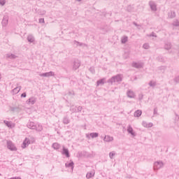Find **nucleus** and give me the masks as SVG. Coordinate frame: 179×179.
<instances>
[{
    "instance_id": "nucleus-20",
    "label": "nucleus",
    "mask_w": 179,
    "mask_h": 179,
    "mask_svg": "<svg viewBox=\"0 0 179 179\" xmlns=\"http://www.w3.org/2000/svg\"><path fill=\"white\" fill-rule=\"evenodd\" d=\"M71 122V120H69V118L68 117V116H65L63 118V124H64L65 125H68V124H69Z\"/></svg>"
},
{
    "instance_id": "nucleus-47",
    "label": "nucleus",
    "mask_w": 179,
    "mask_h": 179,
    "mask_svg": "<svg viewBox=\"0 0 179 179\" xmlns=\"http://www.w3.org/2000/svg\"><path fill=\"white\" fill-rule=\"evenodd\" d=\"M39 23H44V18H40Z\"/></svg>"
},
{
    "instance_id": "nucleus-49",
    "label": "nucleus",
    "mask_w": 179,
    "mask_h": 179,
    "mask_svg": "<svg viewBox=\"0 0 179 179\" xmlns=\"http://www.w3.org/2000/svg\"><path fill=\"white\" fill-rule=\"evenodd\" d=\"M10 179H22V178H20V177H13V178H10Z\"/></svg>"
},
{
    "instance_id": "nucleus-28",
    "label": "nucleus",
    "mask_w": 179,
    "mask_h": 179,
    "mask_svg": "<svg viewBox=\"0 0 179 179\" xmlns=\"http://www.w3.org/2000/svg\"><path fill=\"white\" fill-rule=\"evenodd\" d=\"M127 41H128V36H123L121 40L122 43L125 44Z\"/></svg>"
},
{
    "instance_id": "nucleus-25",
    "label": "nucleus",
    "mask_w": 179,
    "mask_h": 179,
    "mask_svg": "<svg viewBox=\"0 0 179 179\" xmlns=\"http://www.w3.org/2000/svg\"><path fill=\"white\" fill-rule=\"evenodd\" d=\"M104 80H105L104 78L101 79V80H99L96 82L97 86H100V85H104Z\"/></svg>"
},
{
    "instance_id": "nucleus-54",
    "label": "nucleus",
    "mask_w": 179,
    "mask_h": 179,
    "mask_svg": "<svg viewBox=\"0 0 179 179\" xmlns=\"http://www.w3.org/2000/svg\"><path fill=\"white\" fill-rule=\"evenodd\" d=\"M11 110H12V111H15V108H11Z\"/></svg>"
},
{
    "instance_id": "nucleus-5",
    "label": "nucleus",
    "mask_w": 179,
    "mask_h": 179,
    "mask_svg": "<svg viewBox=\"0 0 179 179\" xmlns=\"http://www.w3.org/2000/svg\"><path fill=\"white\" fill-rule=\"evenodd\" d=\"M149 6L152 12H156L157 10V5L153 1H149Z\"/></svg>"
},
{
    "instance_id": "nucleus-18",
    "label": "nucleus",
    "mask_w": 179,
    "mask_h": 179,
    "mask_svg": "<svg viewBox=\"0 0 179 179\" xmlns=\"http://www.w3.org/2000/svg\"><path fill=\"white\" fill-rule=\"evenodd\" d=\"M103 141L105 142H113V141H114V138L110 136H105Z\"/></svg>"
},
{
    "instance_id": "nucleus-2",
    "label": "nucleus",
    "mask_w": 179,
    "mask_h": 179,
    "mask_svg": "<svg viewBox=\"0 0 179 179\" xmlns=\"http://www.w3.org/2000/svg\"><path fill=\"white\" fill-rule=\"evenodd\" d=\"M121 82H122V77L120 74L113 76L108 80V83H110V85H113V83H121Z\"/></svg>"
},
{
    "instance_id": "nucleus-45",
    "label": "nucleus",
    "mask_w": 179,
    "mask_h": 179,
    "mask_svg": "<svg viewBox=\"0 0 179 179\" xmlns=\"http://www.w3.org/2000/svg\"><path fill=\"white\" fill-rule=\"evenodd\" d=\"M150 37H157L156 34H155V32H152V34L150 35Z\"/></svg>"
},
{
    "instance_id": "nucleus-37",
    "label": "nucleus",
    "mask_w": 179,
    "mask_h": 179,
    "mask_svg": "<svg viewBox=\"0 0 179 179\" xmlns=\"http://www.w3.org/2000/svg\"><path fill=\"white\" fill-rule=\"evenodd\" d=\"M5 3H6V0H0V5L1 6H3V5H5Z\"/></svg>"
},
{
    "instance_id": "nucleus-43",
    "label": "nucleus",
    "mask_w": 179,
    "mask_h": 179,
    "mask_svg": "<svg viewBox=\"0 0 179 179\" xmlns=\"http://www.w3.org/2000/svg\"><path fill=\"white\" fill-rule=\"evenodd\" d=\"M127 10H128V12H131V11L132 10V6H129L127 7Z\"/></svg>"
},
{
    "instance_id": "nucleus-13",
    "label": "nucleus",
    "mask_w": 179,
    "mask_h": 179,
    "mask_svg": "<svg viewBox=\"0 0 179 179\" xmlns=\"http://www.w3.org/2000/svg\"><path fill=\"white\" fill-rule=\"evenodd\" d=\"M79 66H80V61L75 60L73 62V69H74V71H76V69H78Z\"/></svg>"
},
{
    "instance_id": "nucleus-14",
    "label": "nucleus",
    "mask_w": 179,
    "mask_h": 179,
    "mask_svg": "<svg viewBox=\"0 0 179 179\" xmlns=\"http://www.w3.org/2000/svg\"><path fill=\"white\" fill-rule=\"evenodd\" d=\"M127 132L131 134V136H136V134L134 132V129L131 125L127 127Z\"/></svg>"
},
{
    "instance_id": "nucleus-30",
    "label": "nucleus",
    "mask_w": 179,
    "mask_h": 179,
    "mask_svg": "<svg viewBox=\"0 0 179 179\" xmlns=\"http://www.w3.org/2000/svg\"><path fill=\"white\" fill-rule=\"evenodd\" d=\"M73 44H76V45H79L80 47H82V46L85 45V43L78 42L77 41H74Z\"/></svg>"
},
{
    "instance_id": "nucleus-36",
    "label": "nucleus",
    "mask_w": 179,
    "mask_h": 179,
    "mask_svg": "<svg viewBox=\"0 0 179 179\" xmlns=\"http://www.w3.org/2000/svg\"><path fill=\"white\" fill-rule=\"evenodd\" d=\"M173 26H176V27H179V21L178 20H176L173 22Z\"/></svg>"
},
{
    "instance_id": "nucleus-22",
    "label": "nucleus",
    "mask_w": 179,
    "mask_h": 179,
    "mask_svg": "<svg viewBox=\"0 0 179 179\" xmlns=\"http://www.w3.org/2000/svg\"><path fill=\"white\" fill-rule=\"evenodd\" d=\"M164 48L167 50L171 49V43L170 42H166L164 45Z\"/></svg>"
},
{
    "instance_id": "nucleus-53",
    "label": "nucleus",
    "mask_w": 179,
    "mask_h": 179,
    "mask_svg": "<svg viewBox=\"0 0 179 179\" xmlns=\"http://www.w3.org/2000/svg\"><path fill=\"white\" fill-rule=\"evenodd\" d=\"M86 137L88 138V139H90V134H86Z\"/></svg>"
},
{
    "instance_id": "nucleus-55",
    "label": "nucleus",
    "mask_w": 179,
    "mask_h": 179,
    "mask_svg": "<svg viewBox=\"0 0 179 179\" xmlns=\"http://www.w3.org/2000/svg\"><path fill=\"white\" fill-rule=\"evenodd\" d=\"M0 79H1V74H0Z\"/></svg>"
},
{
    "instance_id": "nucleus-19",
    "label": "nucleus",
    "mask_w": 179,
    "mask_h": 179,
    "mask_svg": "<svg viewBox=\"0 0 179 179\" xmlns=\"http://www.w3.org/2000/svg\"><path fill=\"white\" fill-rule=\"evenodd\" d=\"M52 148L55 149V150H58L61 148V145L58 143H54L52 145Z\"/></svg>"
},
{
    "instance_id": "nucleus-35",
    "label": "nucleus",
    "mask_w": 179,
    "mask_h": 179,
    "mask_svg": "<svg viewBox=\"0 0 179 179\" xmlns=\"http://www.w3.org/2000/svg\"><path fill=\"white\" fill-rule=\"evenodd\" d=\"M157 61H159V62H163V61H164V59L163 58V57L162 56H158L157 58Z\"/></svg>"
},
{
    "instance_id": "nucleus-16",
    "label": "nucleus",
    "mask_w": 179,
    "mask_h": 179,
    "mask_svg": "<svg viewBox=\"0 0 179 179\" xmlns=\"http://www.w3.org/2000/svg\"><path fill=\"white\" fill-rule=\"evenodd\" d=\"M62 155H64V156H66V157H70V155H69V150H68L67 148H65V147H63V150H62Z\"/></svg>"
},
{
    "instance_id": "nucleus-8",
    "label": "nucleus",
    "mask_w": 179,
    "mask_h": 179,
    "mask_svg": "<svg viewBox=\"0 0 179 179\" xmlns=\"http://www.w3.org/2000/svg\"><path fill=\"white\" fill-rule=\"evenodd\" d=\"M75 166V163H73V162H66L65 164V167H66L67 169H71V170L72 171H73V167Z\"/></svg>"
},
{
    "instance_id": "nucleus-9",
    "label": "nucleus",
    "mask_w": 179,
    "mask_h": 179,
    "mask_svg": "<svg viewBox=\"0 0 179 179\" xmlns=\"http://www.w3.org/2000/svg\"><path fill=\"white\" fill-rule=\"evenodd\" d=\"M132 66L133 68H136L137 69H139L141 68H143V64L139 62H133Z\"/></svg>"
},
{
    "instance_id": "nucleus-4",
    "label": "nucleus",
    "mask_w": 179,
    "mask_h": 179,
    "mask_svg": "<svg viewBox=\"0 0 179 179\" xmlns=\"http://www.w3.org/2000/svg\"><path fill=\"white\" fill-rule=\"evenodd\" d=\"M164 164H163V162L162 161H157L154 163V170L156 171V170H159V169H162Z\"/></svg>"
},
{
    "instance_id": "nucleus-29",
    "label": "nucleus",
    "mask_w": 179,
    "mask_h": 179,
    "mask_svg": "<svg viewBox=\"0 0 179 179\" xmlns=\"http://www.w3.org/2000/svg\"><path fill=\"white\" fill-rule=\"evenodd\" d=\"M91 138H97L99 136V133H91L90 134Z\"/></svg>"
},
{
    "instance_id": "nucleus-46",
    "label": "nucleus",
    "mask_w": 179,
    "mask_h": 179,
    "mask_svg": "<svg viewBox=\"0 0 179 179\" xmlns=\"http://www.w3.org/2000/svg\"><path fill=\"white\" fill-rule=\"evenodd\" d=\"M157 115V108H154V115Z\"/></svg>"
},
{
    "instance_id": "nucleus-26",
    "label": "nucleus",
    "mask_w": 179,
    "mask_h": 179,
    "mask_svg": "<svg viewBox=\"0 0 179 179\" xmlns=\"http://www.w3.org/2000/svg\"><path fill=\"white\" fill-rule=\"evenodd\" d=\"M70 111H71V113H78L76 106H71L70 107Z\"/></svg>"
},
{
    "instance_id": "nucleus-11",
    "label": "nucleus",
    "mask_w": 179,
    "mask_h": 179,
    "mask_svg": "<svg viewBox=\"0 0 179 179\" xmlns=\"http://www.w3.org/2000/svg\"><path fill=\"white\" fill-rule=\"evenodd\" d=\"M3 123L8 127V128H15V123L9 122L8 120H4Z\"/></svg>"
},
{
    "instance_id": "nucleus-27",
    "label": "nucleus",
    "mask_w": 179,
    "mask_h": 179,
    "mask_svg": "<svg viewBox=\"0 0 179 179\" xmlns=\"http://www.w3.org/2000/svg\"><path fill=\"white\" fill-rule=\"evenodd\" d=\"M169 17H171V19H173V17H176V12H174V11H171L170 13H169Z\"/></svg>"
},
{
    "instance_id": "nucleus-48",
    "label": "nucleus",
    "mask_w": 179,
    "mask_h": 179,
    "mask_svg": "<svg viewBox=\"0 0 179 179\" xmlns=\"http://www.w3.org/2000/svg\"><path fill=\"white\" fill-rule=\"evenodd\" d=\"M27 94L26 92H24L21 94V97H26Z\"/></svg>"
},
{
    "instance_id": "nucleus-21",
    "label": "nucleus",
    "mask_w": 179,
    "mask_h": 179,
    "mask_svg": "<svg viewBox=\"0 0 179 179\" xmlns=\"http://www.w3.org/2000/svg\"><path fill=\"white\" fill-rule=\"evenodd\" d=\"M22 89V87H16L13 90V94H17L19 92H20V90Z\"/></svg>"
},
{
    "instance_id": "nucleus-33",
    "label": "nucleus",
    "mask_w": 179,
    "mask_h": 179,
    "mask_svg": "<svg viewBox=\"0 0 179 179\" xmlns=\"http://www.w3.org/2000/svg\"><path fill=\"white\" fill-rule=\"evenodd\" d=\"M150 46H149V43H144L143 45V48L145 50H149Z\"/></svg>"
},
{
    "instance_id": "nucleus-38",
    "label": "nucleus",
    "mask_w": 179,
    "mask_h": 179,
    "mask_svg": "<svg viewBox=\"0 0 179 179\" xmlns=\"http://www.w3.org/2000/svg\"><path fill=\"white\" fill-rule=\"evenodd\" d=\"M39 15H45V10H40L38 12Z\"/></svg>"
},
{
    "instance_id": "nucleus-44",
    "label": "nucleus",
    "mask_w": 179,
    "mask_h": 179,
    "mask_svg": "<svg viewBox=\"0 0 179 179\" xmlns=\"http://www.w3.org/2000/svg\"><path fill=\"white\" fill-rule=\"evenodd\" d=\"M151 127H153V124H152V123H149L146 126L147 128H151Z\"/></svg>"
},
{
    "instance_id": "nucleus-15",
    "label": "nucleus",
    "mask_w": 179,
    "mask_h": 179,
    "mask_svg": "<svg viewBox=\"0 0 179 179\" xmlns=\"http://www.w3.org/2000/svg\"><path fill=\"white\" fill-rule=\"evenodd\" d=\"M36 99L32 96L27 101V104H30L31 106H33L34 103H36Z\"/></svg>"
},
{
    "instance_id": "nucleus-41",
    "label": "nucleus",
    "mask_w": 179,
    "mask_h": 179,
    "mask_svg": "<svg viewBox=\"0 0 179 179\" xmlns=\"http://www.w3.org/2000/svg\"><path fill=\"white\" fill-rule=\"evenodd\" d=\"M138 100H143V95L142 94L138 95Z\"/></svg>"
},
{
    "instance_id": "nucleus-24",
    "label": "nucleus",
    "mask_w": 179,
    "mask_h": 179,
    "mask_svg": "<svg viewBox=\"0 0 179 179\" xmlns=\"http://www.w3.org/2000/svg\"><path fill=\"white\" fill-rule=\"evenodd\" d=\"M134 117H141V115H142V110H137L136 112H134Z\"/></svg>"
},
{
    "instance_id": "nucleus-52",
    "label": "nucleus",
    "mask_w": 179,
    "mask_h": 179,
    "mask_svg": "<svg viewBox=\"0 0 179 179\" xmlns=\"http://www.w3.org/2000/svg\"><path fill=\"white\" fill-rule=\"evenodd\" d=\"M159 69H161V70H165V69H166V67H165V66H161V67H159Z\"/></svg>"
},
{
    "instance_id": "nucleus-32",
    "label": "nucleus",
    "mask_w": 179,
    "mask_h": 179,
    "mask_svg": "<svg viewBox=\"0 0 179 179\" xmlns=\"http://www.w3.org/2000/svg\"><path fill=\"white\" fill-rule=\"evenodd\" d=\"M148 85H149V86H150V87H155L156 86V82H155V81H150Z\"/></svg>"
},
{
    "instance_id": "nucleus-51",
    "label": "nucleus",
    "mask_w": 179,
    "mask_h": 179,
    "mask_svg": "<svg viewBox=\"0 0 179 179\" xmlns=\"http://www.w3.org/2000/svg\"><path fill=\"white\" fill-rule=\"evenodd\" d=\"M133 24H134V26H136V27H139V24H138L136 22H133Z\"/></svg>"
},
{
    "instance_id": "nucleus-12",
    "label": "nucleus",
    "mask_w": 179,
    "mask_h": 179,
    "mask_svg": "<svg viewBox=\"0 0 179 179\" xmlns=\"http://www.w3.org/2000/svg\"><path fill=\"white\" fill-rule=\"evenodd\" d=\"M29 143H30V140L29 138H26L22 145V149H25V148H27V146H29Z\"/></svg>"
},
{
    "instance_id": "nucleus-50",
    "label": "nucleus",
    "mask_w": 179,
    "mask_h": 179,
    "mask_svg": "<svg viewBox=\"0 0 179 179\" xmlns=\"http://www.w3.org/2000/svg\"><path fill=\"white\" fill-rule=\"evenodd\" d=\"M143 127H148V123L146 122H143Z\"/></svg>"
},
{
    "instance_id": "nucleus-6",
    "label": "nucleus",
    "mask_w": 179,
    "mask_h": 179,
    "mask_svg": "<svg viewBox=\"0 0 179 179\" xmlns=\"http://www.w3.org/2000/svg\"><path fill=\"white\" fill-rule=\"evenodd\" d=\"M55 73L52 71H50L48 73H43L39 74V76H41L42 78H50V76H54Z\"/></svg>"
},
{
    "instance_id": "nucleus-10",
    "label": "nucleus",
    "mask_w": 179,
    "mask_h": 179,
    "mask_svg": "<svg viewBox=\"0 0 179 179\" xmlns=\"http://www.w3.org/2000/svg\"><path fill=\"white\" fill-rule=\"evenodd\" d=\"M127 96L129 99H135V92L131 90H129L127 92Z\"/></svg>"
},
{
    "instance_id": "nucleus-31",
    "label": "nucleus",
    "mask_w": 179,
    "mask_h": 179,
    "mask_svg": "<svg viewBox=\"0 0 179 179\" xmlns=\"http://www.w3.org/2000/svg\"><path fill=\"white\" fill-rule=\"evenodd\" d=\"M115 156V151H112L109 153V157L110 159H114V157Z\"/></svg>"
},
{
    "instance_id": "nucleus-39",
    "label": "nucleus",
    "mask_w": 179,
    "mask_h": 179,
    "mask_svg": "<svg viewBox=\"0 0 179 179\" xmlns=\"http://www.w3.org/2000/svg\"><path fill=\"white\" fill-rule=\"evenodd\" d=\"M83 109V108L82 106H78L77 108V113H80V111H82Z\"/></svg>"
},
{
    "instance_id": "nucleus-42",
    "label": "nucleus",
    "mask_w": 179,
    "mask_h": 179,
    "mask_svg": "<svg viewBox=\"0 0 179 179\" xmlns=\"http://www.w3.org/2000/svg\"><path fill=\"white\" fill-rule=\"evenodd\" d=\"M89 71H90V72H92V73H94V72H95L94 68H93V67L90 68V69H89Z\"/></svg>"
},
{
    "instance_id": "nucleus-23",
    "label": "nucleus",
    "mask_w": 179,
    "mask_h": 179,
    "mask_svg": "<svg viewBox=\"0 0 179 179\" xmlns=\"http://www.w3.org/2000/svg\"><path fill=\"white\" fill-rule=\"evenodd\" d=\"M27 41L29 43H34V36L33 35H29L27 36Z\"/></svg>"
},
{
    "instance_id": "nucleus-3",
    "label": "nucleus",
    "mask_w": 179,
    "mask_h": 179,
    "mask_svg": "<svg viewBox=\"0 0 179 179\" xmlns=\"http://www.w3.org/2000/svg\"><path fill=\"white\" fill-rule=\"evenodd\" d=\"M7 148L12 152H16V150H17V148H16L15 144H13V143L10 141H7Z\"/></svg>"
},
{
    "instance_id": "nucleus-1",
    "label": "nucleus",
    "mask_w": 179,
    "mask_h": 179,
    "mask_svg": "<svg viewBox=\"0 0 179 179\" xmlns=\"http://www.w3.org/2000/svg\"><path fill=\"white\" fill-rule=\"evenodd\" d=\"M27 127L29 129H35L38 132H41L43 131V126L40 123H34V122H29L27 124Z\"/></svg>"
},
{
    "instance_id": "nucleus-7",
    "label": "nucleus",
    "mask_w": 179,
    "mask_h": 179,
    "mask_svg": "<svg viewBox=\"0 0 179 179\" xmlns=\"http://www.w3.org/2000/svg\"><path fill=\"white\" fill-rule=\"evenodd\" d=\"M8 22H9V17L8 15H4L3 20L1 22L3 27H6V26L8 25Z\"/></svg>"
},
{
    "instance_id": "nucleus-34",
    "label": "nucleus",
    "mask_w": 179,
    "mask_h": 179,
    "mask_svg": "<svg viewBox=\"0 0 179 179\" xmlns=\"http://www.w3.org/2000/svg\"><path fill=\"white\" fill-rule=\"evenodd\" d=\"M93 176H94V174H93V173L89 172V173H87L86 178H88V179H89V178H92Z\"/></svg>"
},
{
    "instance_id": "nucleus-40",
    "label": "nucleus",
    "mask_w": 179,
    "mask_h": 179,
    "mask_svg": "<svg viewBox=\"0 0 179 179\" xmlns=\"http://www.w3.org/2000/svg\"><path fill=\"white\" fill-rule=\"evenodd\" d=\"M173 80L176 83H179V76L175 78Z\"/></svg>"
},
{
    "instance_id": "nucleus-17",
    "label": "nucleus",
    "mask_w": 179,
    "mask_h": 179,
    "mask_svg": "<svg viewBox=\"0 0 179 179\" xmlns=\"http://www.w3.org/2000/svg\"><path fill=\"white\" fill-rule=\"evenodd\" d=\"M16 58H17V56L15 55L14 54L8 53L6 55L7 59H16Z\"/></svg>"
}]
</instances>
